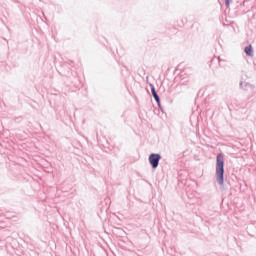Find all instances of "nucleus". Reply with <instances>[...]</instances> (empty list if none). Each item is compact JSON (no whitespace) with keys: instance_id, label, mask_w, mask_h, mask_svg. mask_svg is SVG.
<instances>
[{"instance_id":"nucleus-1","label":"nucleus","mask_w":256,"mask_h":256,"mask_svg":"<svg viewBox=\"0 0 256 256\" xmlns=\"http://www.w3.org/2000/svg\"><path fill=\"white\" fill-rule=\"evenodd\" d=\"M216 181L220 186L225 184V156L223 153L216 156Z\"/></svg>"},{"instance_id":"nucleus-2","label":"nucleus","mask_w":256,"mask_h":256,"mask_svg":"<svg viewBox=\"0 0 256 256\" xmlns=\"http://www.w3.org/2000/svg\"><path fill=\"white\" fill-rule=\"evenodd\" d=\"M162 156L159 153H151L148 157V161L152 167L153 170L157 169L159 167V162L161 161Z\"/></svg>"},{"instance_id":"nucleus-3","label":"nucleus","mask_w":256,"mask_h":256,"mask_svg":"<svg viewBox=\"0 0 256 256\" xmlns=\"http://www.w3.org/2000/svg\"><path fill=\"white\" fill-rule=\"evenodd\" d=\"M150 89L152 93V97L154 98V101H156L159 109H161V97H159V94H157V90L155 89V85L150 84Z\"/></svg>"},{"instance_id":"nucleus-4","label":"nucleus","mask_w":256,"mask_h":256,"mask_svg":"<svg viewBox=\"0 0 256 256\" xmlns=\"http://www.w3.org/2000/svg\"><path fill=\"white\" fill-rule=\"evenodd\" d=\"M239 87L240 89H243V91H253V89H255V85L249 83V82H246L245 84L243 83V81H240L239 83Z\"/></svg>"},{"instance_id":"nucleus-5","label":"nucleus","mask_w":256,"mask_h":256,"mask_svg":"<svg viewBox=\"0 0 256 256\" xmlns=\"http://www.w3.org/2000/svg\"><path fill=\"white\" fill-rule=\"evenodd\" d=\"M244 52L247 55V57H253V46L248 45L244 48Z\"/></svg>"},{"instance_id":"nucleus-6","label":"nucleus","mask_w":256,"mask_h":256,"mask_svg":"<svg viewBox=\"0 0 256 256\" xmlns=\"http://www.w3.org/2000/svg\"><path fill=\"white\" fill-rule=\"evenodd\" d=\"M224 3L225 7H229L233 3V0H224Z\"/></svg>"},{"instance_id":"nucleus-7","label":"nucleus","mask_w":256,"mask_h":256,"mask_svg":"<svg viewBox=\"0 0 256 256\" xmlns=\"http://www.w3.org/2000/svg\"><path fill=\"white\" fill-rule=\"evenodd\" d=\"M67 63V65H73V60H69L68 62H65Z\"/></svg>"},{"instance_id":"nucleus-8","label":"nucleus","mask_w":256,"mask_h":256,"mask_svg":"<svg viewBox=\"0 0 256 256\" xmlns=\"http://www.w3.org/2000/svg\"><path fill=\"white\" fill-rule=\"evenodd\" d=\"M218 63H221V57H218Z\"/></svg>"},{"instance_id":"nucleus-9","label":"nucleus","mask_w":256,"mask_h":256,"mask_svg":"<svg viewBox=\"0 0 256 256\" xmlns=\"http://www.w3.org/2000/svg\"><path fill=\"white\" fill-rule=\"evenodd\" d=\"M182 85H185V82H182Z\"/></svg>"}]
</instances>
